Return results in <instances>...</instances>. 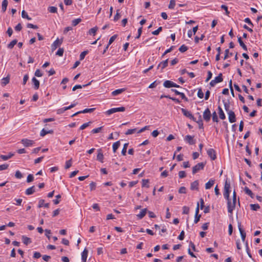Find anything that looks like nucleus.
<instances>
[{"mask_svg": "<svg viewBox=\"0 0 262 262\" xmlns=\"http://www.w3.org/2000/svg\"><path fill=\"white\" fill-rule=\"evenodd\" d=\"M10 81V76L8 75L6 77L3 78L2 79L1 84L2 86H4L9 83Z\"/></svg>", "mask_w": 262, "mask_h": 262, "instance_id": "21", "label": "nucleus"}, {"mask_svg": "<svg viewBox=\"0 0 262 262\" xmlns=\"http://www.w3.org/2000/svg\"><path fill=\"white\" fill-rule=\"evenodd\" d=\"M163 85L164 87L166 88H170L172 87H175V88H180V85L177 84L176 83H174L173 82L170 81V80H166L164 81L163 83Z\"/></svg>", "mask_w": 262, "mask_h": 262, "instance_id": "8", "label": "nucleus"}, {"mask_svg": "<svg viewBox=\"0 0 262 262\" xmlns=\"http://www.w3.org/2000/svg\"><path fill=\"white\" fill-rule=\"evenodd\" d=\"M124 91H125V89H118V90H116L115 91H114L112 93V94L113 96H116V95H118L121 94V93H122Z\"/></svg>", "mask_w": 262, "mask_h": 262, "instance_id": "35", "label": "nucleus"}, {"mask_svg": "<svg viewBox=\"0 0 262 262\" xmlns=\"http://www.w3.org/2000/svg\"><path fill=\"white\" fill-rule=\"evenodd\" d=\"M185 140L190 145H193L195 144V141L193 140V137L190 135H187L185 138Z\"/></svg>", "mask_w": 262, "mask_h": 262, "instance_id": "16", "label": "nucleus"}, {"mask_svg": "<svg viewBox=\"0 0 262 262\" xmlns=\"http://www.w3.org/2000/svg\"><path fill=\"white\" fill-rule=\"evenodd\" d=\"M244 191L246 194L250 196L251 198H254V194L252 193V191L249 189L248 187H246L244 188Z\"/></svg>", "mask_w": 262, "mask_h": 262, "instance_id": "34", "label": "nucleus"}, {"mask_svg": "<svg viewBox=\"0 0 262 262\" xmlns=\"http://www.w3.org/2000/svg\"><path fill=\"white\" fill-rule=\"evenodd\" d=\"M97 30L98 28L97 27L91 28L89 31V34L90 35H95Z\"/></svg>", "mask_w": 262, "mask_h": 262, "instance_id": "39", "label": "nucleus"}, {"mask_svg": "<svg viewBox=\"0 0 262 262\" xmlns=\"http://www.w3.org/2000/svg\"><path fill=\"white\" fill-rule=\"evenodd\" d=\"M91 123V122H89L85 123L83 124L80 127V130H83L85 129L86 127L89 126L90 124Z\"/></svg>", "mask_w": 262, "mask_h": 262, "instance_id": "59", "label": "nucleus"}, {"mask_svg": "<svg viewBox=\"0 0 262 262\" xmlns=\"http://www.w3.org/2000/svg\"><path fill=\"white\" fill-rule=\"evenodd\" d=\"M214 184V180L212 179L209 180V181L205 184V188L206 189H210Z\"/></svg>", "mask_w": 262, "mask_h": 262, "instance_id": "24", "label": "nucleus"}, {"mask_svg": "<svg viewBox=\"0 0 262 262\" xmlns=\"http://www.w3.org/2000/svg\"><path fill=\"white\" fill-rule=\"evenodd\" d=\"M35 76L36 77H40L42 76V73L39 69H37L36 70L35 72Z\"/></svg>", "mask_w": 262, "mask_h": 262, "instance_id": "55", "label": "nucleus"}, {"mask_svg": "<svg viewBox=\"0 0 262 262\" xmlns=\"http://www.w3.org/2000/svg\"><path fill=\"white\" fill-rule=\"evenodd\" d=\"M91 82H89V83L86 84H84V85H75L73 89H72V90L73 91L76 90L77 89H81L82 88H84L85 86H86L87 85H89L91 84Z\"/></svg>", "mask_w": 262, "mask_h": 262, "instance_id": "36", "label": "nucleus"}, {"mask_svg": "<svg viewBox=\"0 0 262 262\" xmlns=\"http://www.w3.org/2000/svg\"><path fill=\"white\" fill-rule=\"evenodd\" d=\"M53 133V131L52 130H46L45 129H42L41 132H40V136L41 137H43L45 136L46 135L48 134H52Z\"/></svg>", "mask_w": 262, "mask_h": 262, "instance_id": "31", "label": "nucleus"}, {"mask_svg": "<svg viewBox=\"0 0 262 262\" xmlns=\"http://www.w3.org/2000/svg\"><path fill=\"white\" fill-rule=\"evenodd\" d=\"M186 174L184 171H180L179 172V177L180 179L184 178L186 177Z\"/></svg>", "mask_w": 262, "mask_h": 262, "instance_id": "58", "label": "nucleus"}, {"mask_svg": "<svg viewBox=\"0 0 262 262\" xmlns=\"http://www.w3.org/2000/svg\"><path fill=\"white\" fill-rule=\"evenodd\" d=\"M21 143L26 147L32 146L34 143L33 140H29L28 139H23L21 140Z\"/></svg>", "mask_w": 262, "mask_h": 262, "instance_id": "10", "label": "nucleus"}, {"mask_svg": "<svg viewBox=\"0 0 262 262\" xmlns=\"http://www.w3.org/2000/svg\"><path fill=\"white\" fill-rule=\"evenodd\" d=\"M120 141H118L115 143H113V152H116V150L118 148V147L120 146Z\"/></svg>", "mask_w": 262, "mask_h": 262, "instance_id": "32", "label": "nucleus"}, {"mask_svg": "<svg viewBox=\"0 0 262 262\" xmlns=\"http://www.w3.org/2000/svg\"><path fill=\"white\" fill-rule=\"evenodd\" d=\"M230 184L227 180L225 182L224 187V193L223 195L224 198L227 200V208L228 212L232 215L233 211L235 209V204L236 201V194L235 190L233 192L232 200L229 199V194L230 192Z\"/></svg>", "mask_w": 262, "mask_h": 262, "instance_id": "1", "label": "nucleus"}, {"mask_svg": "<svg viewBox=\"0 0 262 262\" xmlns=\"http://www.w3.org/2000/svg\"><path fill=\"white\" fill-rule=\"evenodd\" d=\"M102 128H103V126H101V127H98L96 128H94L91 131V133L93 134L98 133L101 130Z\"/></svg>", "mask_w": 262, "mask_h": 262, "instance_id": "49", "label": "nucleus"}, {"mask_svg": "<svg viewBox=\"0 0 262 262\" xmlns=\"http://www.w3.org/2000/svg\"><path fill=\"white\" fill-rule=\"evenodd\" d=\"M146 212H147V209L146 208L143 209L140 211V213L137 214V216L139 219H141L145 215Z\"/></svg>", "mask_w": 262, "mask_h": 262, "instance_id": "28", "label": "nucleus"}, {"mask_svg": "<svg viewBox=\"0 0 262 262\" xmlns=\"http://www.w3.org/2000/svg\"><path fill=\"white\" fill-rule=\"evenodd\" d=\"M35 192V187L32 186L29 188H28L26 190V194L27 195H31L33 194Z\"/></svg>", "mask_w": 262, "mask_h": 262, "instance_id": "30", "label": "nucleus"}, {"mask_svg": "<svg viewBox=\"0 0 262 262\" xmlns=\"http://www.w3.org/2000/svg\"><path fill=\"white\" fill-rule=\"evenodd\" d=\"M63 42V38H60V39L57 38L56 40H55L51 46V48L52 51L55 50L58 47H59Z\"/></svg>", "mask_w": 262, "mask_h": 262, "instance_id": "6", "label": "nucleus"}, {"mask_svg": "<svg viewBox=\"0 0 262 262\" xmlns=\"http://www.w3.org/2000/svg\"><path fill=\"white\" fill-rule=\"evenodd\" d=\"M64 52V50L63 48H59L57 52L56 53V55L59 56H62L63 55Z\"/></svg>", "mask_w": 262, "mask_h": 262, "instance_id": "48", "label": "nucleus"}, {"mask_svg": "<svg viewBox=\"0 0 262 262\" xmlns=\"http://www.w3.org/2000/svg\"><path fill=\"white\" fill-rule=\"evenodd\" d=\"M21 16L24 18H26L28 20H31L32 18L29 16L27 13L25 11L23 10L21 12Z\"/></svg>", "mask_w": 262, "mask_h": 262, "instance_id": "38", "label": "nucleus"}, {"mask_svg": "<svg viewBox=\"0 0 262 262\" xmlns=\"http://www.w3.org/2000/svg\"><path fill=\"white\" fill-rule=\"evenodd\" d=\"M212 74L211 71H208L207 72V77L206 79V82H208L212 77Z\"/></svg>", "mask_w": 262, "mask_h": 262, "instance_id": "61", "label": "nucleus"}, {"mask_svg": "<svg viewBox=\"0 0 262 262\" xmlns=\"http://www.w3.org/2000/svg\"><path fill=\"white\" fill-rule=\"evenodd\" d=\"M199 203H198L197 206L195 209V218H194V223L195 224H196L199 222V221H200V217L201 216V215L199 214Z\"/></svg>", "mask_w": 262, "mask_h": 262, "instance_id": "11", "label": "nucleus"}, {"mask_svg": "<svg viewBox=\"0 0 262 262\" xmlns=\"http://www.w3.org/2000/svg\"><path fill=\"white\" fill-rule=\"evenodd\" d=\"M128 145V143H125L124 144L123 149H122L121 153L123 156H125L126 153V150Z\"/></svg>", "mask_w": 262, "mask_h": 262, "instance_id": "41", "label": "nucleus"}, {"mask_svg": "<svg viewBox=\"0 0 262 262\" xmlns=\"http://www.w3.org/2000/svg\"><path fill=\"white\" fill-rule=\"evenodd\" d=\"M211 112L208 108H207L203 113V117L205 121L209 122L211 118Z\"/></svg>", "mask_w": 262, "mask_h": 262, "instance_id": "7", "label": "nucleus"}, {"mask_svg": "<svg viewBox=\"0 0 262 262\" xmlns=\"http://www.w3.org/2000/svg\"><path fill=\"white\" fill-rule=\"evenodd\" d=\"M189 212V208L187 206L183 207V214H188Z\"/></svg>", "mask_w": 262, "mask_h": 262, "instance_id": "50", "label": "nucleus"}, {"mask_svg": "<svg viewBox=\"0 0 262 262\" xmlns=\"http://www.w3.org/2000/svg\"><path fill=\"white\" fill-rule=\"evenodd\" d=\"M181 111H182V113L183 114V115L184 116H185L186 117H187L190 119L193 118V116L190 112L187 111V110H186L185 108H181Z\"/></svg>", "mask_w": 262, "mask_h": 262, "instance_id": "15", "label": "nucleus"}, {"mask_svg": "<svg viewBox=\"0 0 262 262\" xmlns=\"http://www.w3.org/2000/svg\"><path fill=\"white\" fill-rule=\"evenodd\" d=\"M117 37V35H114L113 36H112L110 38L108 45L110 46L111 44H112L114 42V41L116 39Z\"/></svg>", "mask_w": 262, "mask_h": 262, "instance_id": "51", "label": "nucleus"}, {"mask_svg": "<svg viewBox=\"0 0 262 262\" xmlns=\"http://www.w3.org/2000/svg\"><path fill=\"white\" fill-rule=\"evenodd\" d=\"M45 203L44 200H40L38 202V207L39 208H41L42 207H45L46 208H48L49 207V203Z\"/></svg>", "mask_w": 262, "mask_h": 262, "instance_id": "23", "label": "nucleus"}, {"mask_svg": "<svg viewBox=\"0 0 262 262\" xmlns=\"http://www.w3.org/2000/svg\"><path fill=\"white\" fill-rule=\"evenodd\" d=\"M8 165L7 164H2L0 165V171L7 169L8 167Z\"/></svg>", "mask_w": 262, "mask_h": 262, "instance_id": "64", "label": "nucleus"}, {"mask_svg": "<svg viewBox=\"0 0 262 262\" xmlns=\"http://www.w3.org/2000/svg\"><path fill=\"white\" fill-rule=\"evenodd\" d=\"M15 176L17 179H21L23 178V174L19 170H17L15 172Z\"/></svg>", "mask_w": 262, "mask_h": 262, "instance_id": "53", "label": "nucleus"}, {"mask_svg": "<svg viewBox=\"0 0 262 262\" xmlns=\"http://www.w3.org/2000/svg\"><path fill=\"white\" fill-rule=\"evenodd\" d=\"M8 1L7 0H3L2 4V11L3 13L5 12L7 10V7L8 6Z\"/></svg>", "mask_w": 262, "mask_h": 262, "instance_id": "25", "label": "nucleus"}, {"mask_svg": "<svg viewBox=\"0 0 262 262\" xmlns=\"http://www.w3.org/2000/svg\"><path fill=\"white\" fill-rule=\"evenodd\" d=\"M81 19L80 18L75 19L72 21V25L74 26H76L77 25L80 21Z\"/></svg>", "mask_w": 262, "mask_h": 262, "instance_id": "52", "label": "nucleus"}, {"mask_svg": "<svg viewBox=\"0 0 262 262\" xmlns=\"http://www.w3.org/2000/svg\"><path fill=\"white\" fill-rule=\"evenodd\" d=\"M223 80V75L222 73H220L217 76L215 77L214 79L212 80L210 82L211 86H214L216 83L222 82Z\"/></svg>", "mask_w": 262, "mask_h": 262, "instance_id": "4", "label": "nucleus"}, {"mask_svg": "<svg viewBox=\"0 0 262 262\" xmlns=\"http://www.w3.org/2000/svg\"><path fill=\"white\" fill-rule=\"evenodd\" d=\"M97 151H98V154L97 156V160H98L99 161H100V162L103 163V155L102 152V150L101 149H98Z\"/></svg>", "mask_w": 262, "mask_h": 262, "instance_id": "17", "label": "nucleus"}, {"mask_svg": "<svg viewBox=\"0 0 262 262\" xmlns=\"http://www.w3.org/2000/svg\"><path fill=\"white\" fill-rule=\"evenodd\" d=\"M198 96L199 98H203V97H204V93L203 92V91H202V90L201 89H200L199 90H198Z\"/></svg>", "mask_w": 262, "mask_h": 262, "instance_id": "60", "label": "nucleus"}, {"mask_svg": "<svg viewBox=\"0 0 262 262\" xmlns=\"http://www.w3.org/2000/svg\"><path fill=\"white\" fill-rule=\"evenodd\" d=\"M244 21L246 23H247L248 24H249L250 26H252V27H253V23H252V21H251L250 19L249 18H246L245 19H244Z\"/></svg>", "mask_w": 262, "mask_h": 262, "instance_id": "62", "label": "nucleus"}, {"mask_svg": "<svg viewBox=\"0 0 262 262\" xmlns=\"http://www.w3.org/2000/svg\"><path fill=\"white\" fill-rule=\"evenodd\" d=\"M212 120L213 122H217L219 121L218 117L215 112L212 113Z\"/></svg>", "mask_w": 262, "mask_h": 262, "instance_id": "47", "label": "nucleus"}, {"mask_svg": "<svg viewBox=\"0 0 262 262\" xmlns=\"http://www.w3.org/2000/svg\"><path fill=\"white\" fill-rule=\"evenodd\" d=\"M22 240L24 244L27 245L29 244H30L31 243V240L30 238L26 236H22Z\"/></svg>", "mask_w": 262, "mask_h": 262, "instance_id": "29", "label": "nucleus"}, {"mask_svg": "<svg viewBox=\"0 0 262 262\" xmlns=\"http://www.w3.org/2000/svg\"><path fill=\"white\" fill-rule=\"evenodd\" d=\"M238 228L239 229V231L240 232L242 239L243 242H245L246 239V234L244 230L242 228L241 223L240 222H238Z\"/></svg>", "mask_w": 262, "mask_h": 262, "instance_id": "9", "label": "nucleus"}, {"mask_svg": "<svg viewBox=\"0 0 262 262\" xmlns=\"http://www.w3.org/2000/svg\"><path fill=\"white\" fill-rule=\"evenodd\" d=\"M33 179H34L33 176L31 174H29L27 177V182L28 183L31 182L33 181Z\"/></svg>", "mask_w": 262, "mask_h": 262, "instance_id": "56", "label": "nucleus"}, {"mask_svg": "<svg viewBox=\"0 0 262 262\" xmlns=\"http://www.w3.org/2000/svg\"><path fill=\"white\" fill-rule=\"evenodd\" d=\"M207 152L208 156L211 158V160H214L216 158L215 151L213 149H209Z\"/></svg>", "mask_w": 262, "mask_h": 262, "instance_id": "12", "label": "nucleus"}, {"mask_svg": "<svg viewBox=\"0 0 262 262\" xmlns=\"http://www.w3.org/2000/svg\"><path fill=\"white\" fill-rule=\"evenodd\" d=\"M13 156L14 154L10 152L8 155H1L0 158L2 159L3 160L6 161L10 159Z\"/></svg>", "mask_w": 262, "mask_h": 262, "instance_id": "27", "label": "nucleus"}, {"mask_svg": "<svg viewBox=\"0 0 262 262\" xmlns=\"http://www.w3.org/2000/svg\"><path fill=\"white\" fill-rule=\"evenodd\" d=\"M238 42H239L240 46L242 47V48L245 51H247V46L245 45L241 37H238Z\"/></svg>", "mask_w": 262, "mask_h": 262, "instance_id": "33", "label": "nucleus"}, {"mask_svg": "<svg viewBox=\"0 0 262 262\" xmlns=\"http://www.w3.org/2000/svg\"><path fill=\"white\" fill-rule=\"evenodd\" d=\"M190 189L191 190H198L199 189V182L198 180H196L193 182L191 184Z\"/></svg>", "mask_w": 262, "mask_h": 262, "instance_id": "20", "label": "nucleus"}, {"mask_svg": "<svg viewBox=\"0 0 262 262\" xmlns=\"http://www.w3.org/2000/svg\"><path fill=\"white\" fill-rule=\"evenodd\" d=\"M168 59H167L166 60H165L164 61L161 62L158 66V68L161 67V70L164 69L165 68H166L168 66Z\"/></svg>", "mask_w": 262, "mask_h": 262, "instance_id": "19", "label": "nucleus"}, {"mask_svg": "<svg viewBox=\"0 0 262 262\" xmlns=\"http://www.w3.org/2000/svg\"><path fill=\"white\" fill-rule=\"evenodd\" d=\"M218 110H219V114L220 118L222 120L225 119L226 118L225 115L222 108H221V107L220 106H218Z\"/></svg>", "mask_w": 262, "mask_h": 262, "instance_id": "26", "label": "nucleus"}, {"mask_svg": "<svg viewBox=\"0 0 262 262\" xmlns=\"http://www.w3.org/2000/svg\"><path fill=\"white\" fill-rule=\"evenodd\" d=\"M95 110V108H85L83 110V111H79L73 115H72V117L75 116L77 115L78 114H81V113H92Z\"/></svg>", "mask_w": 262, "mask_h": 262, "instance_id": "14", "label": "nucleus"}, {"mask_svg": "<svg viewBox=\"0 0 262 262\" xmlns=\"http://www.w3.org/2000/svg\"><path fill=\"white\" fill-rule=\"evenodd\" d=\"M57 10V8L54 6L49 7L48 8L49 11L51 13H56Z\"/></svg>", "mask_w": 262, "mask_h": 262, "instance_id": "44", "label": "nucleus"}, {"mask_svg": "<svg viewBox=\"0 0 262 262\" xmlns=\"http://www.w3.org/2000/svg\"><path fill=\"white\" fill-rule=\"evenodd\" d=\"M88 251L86 249H84L81 253V260L82 262H86L88 257Z\"/></svg>", "mask_w": 262, "mask_h": 262, "instance_id": "18", "label": "nucleus"}, {"mask_svg": "<svg viewBox=\"0 0 262 262\" xmlns=\"http://www.w3.org/2000/svg\"><path fill=\"white\" fill-rule=\"evenodd\" d=\"M229 121L230 123H233L236 121L235 115L233 111H229L228 112Z\"/></svg>", "mask_w": 262, "mask_h": 262, "instance_id": "13", "label": "nucleus"}, {"mask_svg": "<svg viewBox=\"0 0 262 262\" xmlns=\"http://www.w3.org/2000/svg\"><path fill=\"white\" fill-rule=\"evenodd\" d=\"M162 30V27H159V28H158L157 30H155V31H153V32H152V34L153 35H158V34H159V33H160Z\"/></svg>", "mask_w": 262, "mask_h": 262, "instance_id": "54", "label": "nucleus"}, {"mask_svg": "<svg viewBox=\"0 0 262 262\" xmlns=\"http://www.w3.org/2000/svg\"><path fill=\"white\" fill-rule=\"evenodd\" d=\"M205 163L203 162L199 163L192 167V173L194 174L201 170L204 169Z\"/></svg>", "mask_w": 262, "mask_h": 262, "instance_id": "3", "label": "nucleus"}, {"mask_svg": "<svg viewBox=\"0 0 262 262\" xmlns=\"http://www.w3.org/2000/svg\"><path fill=\"white\" fill-rule=\"evenodd\" d=\"M149 180L148 179H143L142 180V187H149Z\"/></svg>", "mask_w": 262, "mask_h": 262, "instance_id": "42", "label": "nucleus"}, {"mask_svg": "<svg viewBox=\"0 0 262 262\" xmlns=\"http://www.w3.org/2000/svg\"><path fill=\"white\" fill-rule=\"evenodd\" d=\"M250 208L252 210L256 211L259 209L260 206L258 204H251Z\"/></svg>", "mask_w": 262, "mask_h": 262, "instance_id": "40", "label": "nucleus"}, {"mask_svg": "<svg viewBox=\"0 0 262 262\" xmlns=\"http://www.w3.org/2000/svg\"><path fill=\"white\" fill-rule=\"evenodd\" d=\"M32 81L34 84V88L35 90L38 89L39 87V81L35 77H33Z\"/></svg>", "mask_w": 262, "mask_h": 262, "instance_id": "22", "label": "nucleus"}, {"mask_svg": "<svg viewBox=\"0 0 262 262\" xmlns=\"http://www.w3.org/2000/svg\"><path fill=\"white\" fill-rule=\"evenodd\" d=\"M66 111H67V108H66V107H62V108H59V109L57 110V113L58 114H61L63 113Z\"/></svg>", "mask_w": 262, "mask_h": 262, "instance_id": "57", "label": "nucleus"}, {"mask_svg": "<svg viewBox=\"0 0 262 262\" xmlns=\"http://www.w3.org/2000/svg\"><path fill=\"white\" fill-rule=\"evenodd\" d=\"M87 53H88V51H84L82 52V53H81V54L80 55V60L83 59L85 57V56L86 55Z\"/></svg>", "mask_w": 262, "mask_h": 262, "instance_id": "63", "label": "nucleus"}, {"mask_svg": "<svg viewBox=\"0 0 262 262\" xmlns=\"http://www.w3.org/2000/svg\"><path fill=\"white\" fill-rule=\"evenodd\" d=\"M176 5L175 0H170L168 8L170 9L174 8Z\"/></svg>", "mask_w": 262, "mask_h": 262, "instance_id": "46", "label": "nucleus"}, {"mask_svg": "<svg viewBox=\"0 0 262 262\" xmlns=\"http://www.w3.org/2000/svg\"><path fill=\"white\" fill-rule=\"evenodd\" d=\"M125 108L123 106L120 107H116V108H111V109L107 110L105 112V114L108 115H111V114L116 113V112H124V111H125Z\"/></svg>", "mask_w": 262, "mask_h": 262, "instance_id": "5", "label": "nucleus"}, {"mask_svg": "<svg viewBox=\"0 0 262 262\" xmlns=\"http://www.w3.org/2000/svg\"><path fill=\"white\" fill-rule=\"evenodd\" d=\"M72 159H71L70 160L66 161L65 165L66 169H68L72 166Z\"/></svg>", "mask_w": 262, "mask_h": 262, "instance_id": "45", "label": "nucleus"}, {"mask_svg": "<svg viewBox=\"0 0 262 262\" xmlns=\"http://www.w3.org/2000/svg\"><path fill=\"white\" fill-rule=\"evenodd\" d=\"M179 50L181 52L183 53L186 51L188 50V48L185 45H183L179 48Z\"/></svg>", "mask_w": 262, "mask_h": 262, "instance_id": "43", "label": "nucleus"}, {"mask_svg": "<svg viewBox=\"0 0 262 262\" xmlns=\"http://www.w3.org/2000/svg\"><path fill=\"white\" fill-rule=\"evenodd\" d=\"M17 42V40L16 39H14L8 45L7 47L9 49H12Z\"/></svg>", "mask_w": 262, "mask_h": 262, "instance_id": "37", "label": "nucleus"}, {"mask_svg": "<svg viewBox=\"0 0 262 262\" xmlns=\"http://www.w3.org/2000/svg\"><path fill=\"white\" fill-rule=\"evenodd\" d=\"M149 126H145L144 127L141 128L140 129H139L138 130H137V128L129 129L126 132L125 134L126 135H132V134H135L136 133L138 134H140L141 133L143 132L145 130L148 129L149 128Z\"/></svg>", "mask_w": 262, "mask_h": 262, "instance_id": "2", "label": "nucleus"}]
</instances>
